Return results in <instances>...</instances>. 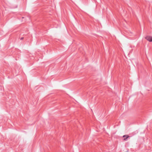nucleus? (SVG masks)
Here are the masks:
<instances>
[{"label": "nucleus", "mask_w": 152, "mask_h": 152, "mask_svg": "<svg viewBox=\"0 0 152 152\" xmlns=\"http://www.w3.org/2000/svg\"><path fill=\"white\" fill-rule=\"evenodd\" d=\"M145 39L149 42H152V36L148 35L145 37Z\"/></svg>", "instance_id": "nucleus-1"}, {"label": "nucleus", "mask_w": 152, "mask_h": 152, "mask_svg": "<svg viewBox=\"0 0 152 152\" xmlns=\"http://www.w3.org/2000/svg\"><path fill=\"white\" fill-rule=\"evenodd\" d=\"M123 137H126V138H127L128 137H129V136L128 135H125L123 136Z\"/></svg>", "instance_id": "nucleus-2"}, {"label": "nucleus", "mask_w": 152, "mask_h": 152, "mask_svg": "<svg viewBox=\"0 0 152 152\" xmlns=\"http://www.w3.org/2000/svg\"><path fill=\"white\" fill-rule=\"evenodd\" d=\"M23 39V37H21V38H20V39L21 40H22Z\"/></svg>", "instance_id": "nucleus-3"}]
</instances>
